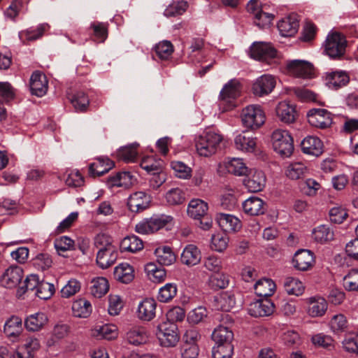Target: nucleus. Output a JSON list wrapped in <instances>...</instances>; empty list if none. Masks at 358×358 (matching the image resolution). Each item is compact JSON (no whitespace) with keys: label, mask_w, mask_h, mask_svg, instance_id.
Here are the masks:
<instances>
[{"label":"nucleus","mask_w":358,"mask_h":358,"mask_svg":"<svg viewBox=\"0 0 358 358\" xmlns=\"http://www.w3.org/2000/svg\"><path fill=\"white\" fill-rule=\"evenodd\" d=\"M173 220L171 216L166 215L152 216L138 223L135 230L138 234H152L172 224Z\"/></svg>","instance_id":"nucleus-3"},{"label":"nucleus","mask_w":358,"mask_h":358,"mask_svg":"<svg viewBox=\"0 0 358 358\" xmlns=\"http://www.w3.org/2000/svg\"><path fill=\"white\" fill-rule=\"evenodd\" d=\"M222 141V136L212 130L204 131L196 139L195 146L199 155L208 157L214 155Z\"/></svg>","instance_id":"nucleus-1"},{"label":"nucleus","mask_w":358,"mask_h":358,"mask_svg":"<svg viewBox=\"0 0 358 358\" xmlns=\"http://www.w3.org/2000/svg\"><path fill=\"white\" fill-rule=\"evenodd\" d=\"M346 45L345 37L338 32H334L327 37L324 51L331 58H340L345 54Z\"/></svg>","instance_id":"nucleus-6"},{"label":"nucleus","mask_w":358,"mask_h":358,"mask_svg":"<svg viewBox=\"0 0 358 358\" xmlns=\"http://www.w3.org/2000/svg\"><path fill=\"white\" fill-rule=\"evenodd\" d=\"M80 287V282L76 279L72 278L62 289L61 296L63 298H69L78 293Z\"/></svg>","instance_id":"nucleus-59"},{"label":"nucleus","mask_w":358,"mask_h":358,"mask_svg":"<svg viewBox=\"0 0 358 358\" xmlns=\"http://www.w3.org/2000/svg\"><path fill=\"white\" fill-rule=\"evenodd\" d=\"M350 81V76L345 71H336L327 73L325 76L327 86L334 90H337L345 86Z\"/></svg>","instance_id":"nucleus-20"},{"label":"nucleus","mask_w":358,"mask_h":358,"mask_svg":"<svg viewBox=\"0 0 358 358\" xmlns=\"http://www.w3.org/2000/svg\"><path fill=\"white\" fill-rule=\"evenodd\" d=\"M308 313L313 317L322 316L327 310V303L321 297H310L308 299Z\"/></svg>","instance_id":"nucleus-31"},{"label":"nucleus","mask_w":358,"mask_h":358,"mask_svg":"<svg viewBox=\"0 0 358 358\" xmlns=\"http://www.w3.org/2000/svg\"><path fill=\"white\" fill-rule=\"evenodd\" d=\"M208 313V310L204 306H199L188 313L187 320L193 324H199L205 320Z\"/></svg>","instance_id":"nucleus-58"},{"label":"nucleus","mask_w":358,"mask_h":358,"mask_svg":"<svg viewBox=\"0 0 358 358\" xmlns=\"http://www.w3.org/2000/svg\"><path fill=\"white\" fill-rule=\"evenodd\" d=\"M216 219L219 226L224 232H235L241 228V221L232 215L220 213Z\"/></svg>","instance_id":"nucleus-23"},{"label":"nucleus","mask_w":358,"mask_h":358,"mask_svg":"<svg viewBox=\"0 0 358 358\" xmlns=\"http://www.w3.org/2000/svg\"><path fill=\"white\" fill-rule=\"evenodd\" d=\"M114 166V162L108 158H99L89 166V175L92 177L101 176Z\"/></svg>","instance_id":"nucleus-28"},{"label":"nucleus","mask_w":358,"mask_h":358,"mask_svg":"<svg viewBox=\"0 0 358 358\" xmlns=\"http://www.w3.org/2000/svg\"><path fill=\"white\" fill-rule=\"evenodd\" d=\"M22 277V269L17 266H11L2 275L1 284L8 289L15 288L21 282Z\"/></svg>","instance_id":"nucleus-13"},{"label":"nucleus","mask_w":358,"mask_h":358,"mask_svg":"<svg viewBox=\"0 0 358 358\" xmlns=\"http://www.w3.org/2000/svg\"><path fill=\"white\" fill-rule=\"evenodd\" d=\"M92 334L99 339L113 340L117 336V328L110 324L97 326L92 329Z\"/></svg>","instance_id":"nucleus-36"},{"label":"nucleus","mask_w":358,"mask_h":358,"mask_svg":"<svg viewBox=\"0 0 358 358\" xmlns=\"http://www.w3.org/2000/svg\"><path fill=\"white\" fill-rule=\"evenodd\" d=\"M334 231L326 225H320L313 231V239L321 243L329 242L334 239Z\"/></svg>","instance_id":"nucleus-46"},{"label":"nucleus","mask_w":358,"mask_h":358,"mask_svg":"<svg viewBox=\"0 0 358 358\" xmlns=\"http://www.w3.org/2000/svg\"><path fill=\"white\" fill-rule=\"evenodd\" d=\"M208 209V203L201 199H192L187 208V214L192 218L201 219L206 215Z\"/></svg>","instance_id":"nucleus-34"},{"label":"nucleus","mask_w":358,"mask_h":358,"mask_svg":"<svg viewBox=\"0 0 358 358\" xmlns=\"http://www.w3.org/2000/svg\"><path fill=\"white\" fill-rule=\"evenodd\" d=\"M156 335L162 346L171 348L177 345L180 336L176 322L163 321L157 326Z\"/></svg>","instance_id":"nucleus-2"},{"label":"nucleus","mask_w":358,"mask_h":358,"mask_svg":"<svg viewBox=\"0 0 358 358\" xmlns=\"http://www.w3.org/2000/svg\"><path fill=\"white\" fill-rule=\"evenodd\" d=\"M276 82L273 76L268 74L259 77L252 85V92L258 96L270 94L275 86Z\"/></svg>","instance_id":"nucleus-12"},{"label":"nucleus","mask_w":358,"mask_h":358,"mask_svg":"<svg viewBox=\"0 0 358 358\" xmlns=\"http://www.w3.org/2000/svg\"><path fill=\"white\" fill-rule=\"evenodd\" d=\"M134 181V177L129 172H122L110 177L108 180V185L110 187L116 186L128 189L132 186Z\"/></svg>","instance_id":"nucleus-33"},{"label":"nucleus","mask_w":358,"mask_h":358,"mask_svg":"<svg viewBox=\"0 0 358 358\" xmlns=\"http://www.w3.org/2000/svg\"><path fill=\"white\" fill-rule=\"evenodd\" d=\"M299 22L296 15L282 19L278 23V28L282 36H294L298 31Z\"/></svg>","instance_id":"nucleus-25"},{"label":"nucleus","mask_w":358,"mask_h":358,"mask_svg":"<svg viewBox=\"0 0 358 358\" xmlns=\"http://www.w3.org/2000/svg\"><path fill=\"white\" fill-rule=\"evenodd\" d=\"M229 284L228 277L221 273L217 272L209 278V285L215 289H224Z\"/></svg>","instance_id":"nucleus-63"},{"label":"nucleus","mask_w":358,"mask_h":358,"mask_svg":"<svg viewBox=\"0 0 358 358\" xmlns=\"http://www.w3.org/2000/svg\"><path fill=\"white\" fill-rule=\"evenodd\" d=\"M314 263L313 253L308 250H301L296 252L293 259L294 266L300 271H307Z\"/></svg>","instance_id":"nucleus-24"},{"label":"nucleus","mask_w":358,"mask_h":358,"mask_svg":"<svg viewBox=\"0 0 358 358\" xmlns=\"http://www.w3.org/2000/svg\"><path fill=\"white\" fill-rule=\"evenodd\" d=\"M187 8V3L185 1H174L164 10L166 17H175L182 15Z\"/></svg>","instance_id":"nucleus-53"},{"label":"nucleus","mask_w":358,"mask_h":358,"mask_svg":"<svg viewBox=\"0 0 358 358\" xmlns=\"http://www.w3.org/2000/svg\"><path fill=\"white\" fill-rule=\"evenodd\" d=\"M136 145H131L121 148L117 152L118 157L127 162H134L137 157Z\"/></svg>","instance_id":"nucleus-61"},{"label":"nucleus","mask_w":358,"mask_h":358,"mask_svg":"<svg viewBox=\"0 0 358 358\" xmlns=\"http://www.w3.org/2000/svg\"><path fill=\"white\" fill-rule=\"evenodd\" d=\"M143 242L135 235L124 238L120 243V249L122 252H136L143 250Z\"/></svg>","instance_id":"nucleus-39"},{"label":"nucleus","mask_w":358,"mask_h":358,"mask_svg":"<svg viewBox=\"0 0 358 358\" xmlns=\"http://www.w3.org/2000/svg\"><path fill=\"white\" fill-rule=\"evenodd\" d=\"M47 315L42 312H38L28 316L24 320V326L29 331H38L48 323Z\"/></svg>","instance_id":"nucleus-27"},{"label":"nucleus","mask_w":358,"mask_h":358,"mask_svg":"<svg viewBox=\"0 0 358 358\" xmlns=\"http://www.w3.org/2000/svg\"><path fill=\"white\" fill-rule=\"evenodd\" d=\"M48 88V82L45 75L38 71L34 72L30 78L31 94L41 97L46 94Z\"/></svg>","instance_id":"nucleus-15"},{"label":"nucleus","mask_w":358,"mask_h":358,"mask_svg":"<svg viewBox=\"0 0 358 358\" xmlns=\"http://www.w3.org/2000/svg\"><path fill=\"white\" fill-rule=\"evenodd\" d=\"M309 172V169L303 162H296L291 163L286 169V176L292 180H298L305 176Z\"/></svg>","instance_id":"nucleus-40"},{"label":"nucleus","mask_w":358,"mask_h":358,"mask_svg":"<svg viewBox=\"0 0 358 358\" xmlns=\"http://www.w3.org/2000/svg\"><path fill=\"white\" fill-rule=\"evenodd\" d=\"M234 346L232 344L215 343L213 348V358H231L233 355Z\"/></svg>","instance_id":"nucleus-55"},{"label":"nucleus","mask_w":358,"mask_h":358,"mask_svg":"<svg viewBox=\"0 0 358 358\" xmlns=\"http://www.w3.org/2000/svg\"><path fill=\"white\" fill-rule=\"evenodd\" d=\"M72 311L75 317H87L92 312L91 303L85 299L77 300L72 304Z\"/></svg>","instance_id":"nucleus-45"},{"label":"nucleus","mask_w":358,"mask_h":358,"mask_svg":"<svg viewBox=\"0 0 358 358\" xmlns=\"http://www.w3.org/2000/svg\"><path fill=\"white\" fill-rule=\"evenodd\" d=\"M173 45L171 41L164 40L158 43L155 47V51L160 59H168L173 52Z\"/></svg>","instance_id":"nucleus-51"},{"label":"nucleus","mask_w":358,"mask_h":358,"mask_svg":"<svg viewBox=\"0 0 358 358\" xmlns=\"http://www.w3.org/2000/svg\"><path fill=\"white\" fill-rule=\"evenodd\" d=\"M71 102L77 111H86L90 104L87 96L83 92H78L71 99Z\"/></svg>","instance_id":"nucleus-56"},{"label":"nucleus","mask_w":358,"mask_h":358,"mask_svg":"<svg viewBox=\"0 0 358 358\" xmlns=\"http://www.w3.org/2000/svg\"><path fill=\"white\" fill-rule=\"evenodd\" d=\"M307 116L308 122L315 127L326 129L332 124L331 113L325 109L313 108Z\"/></svg>","instance_id":"nucleus-9"},{"label":"nucleus","mask_w":358,"mask_h":358,"mask_svg":"<svg viewBox=\"0 0 358 358\" xmlns=\"http://www.w3.org/2000/svg\"><path fill=\"white\" fill-rule=\"evenodd\" d=\"M250 55L255 59L268 62L276 57L277 51L270 43L257 42L250 47Z\"/></svg>","instance_id":"nucleus-8"},{"label":"nucleus","mask_w":358,"mask_h":358,"mask_svg":"<svg viewBox=\"0 0 358 358\" xmlns=\"http://www.w3.org/2000/svg\"><path fill=\"white\" fill-rule=\"evenodd\" d=\"M4 333L10 338H17L22 331V319L17 316L10 317L4 324Z\"/></svg>","instance_id":"nucleus-37"},{"label":"nucleus","mask_w":358,"mask_h":358,"mask_svg":"<svg viewBox=\"0 0 358 358\" xmlns=\"http://www.w3.org/2000/svg\"><path fill=\"white\" fill-rule=\"evenodd\" d=\"M311 341L315 345L331 350L334 347V341L330 336L323 334H317L313 336Z\"/></svg>","instance_id":"nucleus-60"},{"label":"nucleus","mask_w":358,"mask_h":358,"mask_svg":"<svg viewBox=\"0 0 358 358\" xmlns=\"http://www.w3.org/2000/svg\"><path fill=\"white\" fill-rule=\"evenodd\" d=\"M41 347L39 340L35 337H28L24 343L18 347L14 358H34Z\"/></svg>","instance_id":"nucleus-16"},{"label":"nucleus","mask_w":358,"mask_h":358,"mask_svg":"<svg viewBox=\"0 0 358 358\" xmlns=\"http://www.w3.org/2000/svg\"><path fill=\"white\" fill-rule=\"evenodd\" d=\"M177 286L174 283H167L159 289L157 299L162 303H168L177 294Z\"/></svg>","instance_id":"nucleus-48"},{"label":"nucleus","mask_w":358,"mask_h":358,"mask_svg":"<svg viewBox=\"0 0 358 358\" xmlns=\"http://www.w3.org/2000/svg\"><path fill=\"white\" fill-rule=\"evenodd\" d=\"M140 165L147 172L156 173L162 170L163 162L161 159L157 160L153 157H145L143 158Z\"/></svg>","instance_id":"nucleus-50"},{"label":"nucleus","mask_w":358,"mask_h":358,"mask_svg":"<svg viewBox=\"0 0 358 358\" xmlns=\"http://www.w3.org/2000/svg\"><path fill=\"white\" fill-rule=\"evenodd\" d=\"M229 236L224 233H218L211 237V248L217 252H222L228 246Z\"/></svg>","instance_id":"nucleus-54"},{"label":"nucleus","mask_w":358,"mask_h":358,"mask_svg":"<svg viewBox=\"0 0 358 358\" xmlns=\"http://www.w3.org/2000/svg\"><path fill=\"white\" fill-rule=\"evenodd\" d=\"M234 143L238 150L253 152L257 146V138L248 131H243L235 137Z\"/></svg>","instance_id":"nucleus-22"},{"label":"nucleus","mask_w":358,"mask_h":358,"mask_svg":"<svg viewBox=\"0 0 358 358\" xmlns=\"http://www.w3.org/2000/svg\"><path fill=\"white\" fill-rule=\"evenodd\" d=\"M272 145L274 150L282 156H289L294 150V141L287 130L278 129L273 131Z\"/></svg>","instance_id":"nucleus-5"},{"label":"nucleus","mask_w":358,"mask_h":358,"mask_svg":"<svg viewBox=\"0 0 358 358\" xmlns=\"http://www.w3.org/2000/svg\"><path fill=\"white\" fill-rule=\"evenodd\" d=\"M276 115L285 123H292L296 119L295 108L287 102H280L276 107Z\"/></svg>","instance_id":"nucleus-32"},{"label":"nucleus","mask_w":358,"mask_h":358,"mask_svg":"<svg viewBox=\"0 0 358 358\" xmlns=\"http://www.w3.org/2000/svg\"><path fill=\"white\" fill-rule=\"evenodd\" d=\"M201 260V252L198 247L194 244L186 245L180 255L182 264L192 267L197 265Z\"/></svg>","instance_id":"nucleus-18"},{"label":"nucleus","mask_w":358,"mask_h":358,"mask_svg":"<svg viewBox=\"0 0 358 358\" xmlns=\"http://www.w3.org/2000/svg\"><path fill=\"white\" fill-rule=\"evenodd\" d=\"M212 338L215 343L231 344L234 334L228 327L220 325L213 331Z\"/></svg>","instance_id":"nucleus-43"},{"label":"nucleus","mask_w":358,"mask_h":358,"mask_svg":"<svg viewBox=\"0 0 358 358\" xmlns=\"http://www.w3.org/2000/svg\"><path fill=\"white\" fill-rule=\"evenodd\" d=\"M92 283L91 292L95 297L100 298L108 291V282L103 277H98L93 279Z\"/></svg>","instance_id":"nucleus-49"},{"label":"nucleus","mask_w":358,"mask_h":358,"mask_svg":"<svg viewBox=\"0 0 358 358\" xmlns=\"http://www.w3.org/2000/svg\"><path fill=\"white\" fill-rule=\"evenodd\" d=\"M243 209L249 215L258 216L266 212V203L259 197L251 196L243 203Z\"/></svg>","instance_id":"nucleus-21"},{"label":"nucleus","mask_w":358,"mask_h":358,"mask_svg":"<svg viewBox=\"0 0 358 358\" xmlns=\"http://www.w3.org/2000/svg\"><path fill=\"white\" fill-rule=\"evenodd\" d=\"M254 289L257 295L267 298L273 294L275 284L271 279L263 278L255 283Z\"/></svg>","instance_id":"nucleus-35"},{"label":"nucleus","mask_w":358,"mask_h":358,"mask_svg":"<svg viewBox=\"0 0 358 358\" xmlns=\"http://www.w3.org/2000/svg\"><path fill=\"white\" fill-rule=\"evenodd\" d=\"M287 70L293 76L309 78L313 73V65L305 60H290L287 62Z\"/></svg>","instance_id":"nucleus-10"},{"label":"nucleus","mask_w":358,"mask_h":358,"mask_svg":"<svg viewBox=\"0 0 358 358\" xmlns=\"http://www.w3.org/2000/svg\"><path fill=\"white\" fill-rule=\"evenodd\" d=\"M283 285L285 291L289 294L299 296L303 294L304 290L302 282L293 277H286Z\"/></svg>","instance_id":"nucleus-47"},{"label":"nucleus","mask_w":358,"mask_h":358,"mask_svg":"<svg viewBox=\"0 0 358 358\" xmlns=\"http://www.w3.org/2000/svg\"><path fill=\"white\" fill-rule=\"evenodd\" d=\"M274 304L268 299L257 300L250 305L248 312L253 317L271 315L274 311Z\"/></svg>","instance_id":"nucleus-14"},{"label":"nucleus","mask_w":358,"mask_h":358,"mask_svg":"<svg viewBox=\"0 0 358 358\" xmlns=\"http://www.w3.org/2000/svg\"><path fill=\"white\" fill-rule=\"evenodd\" d=\"M55 287L53 284L48 282L41 281L36 291V295L41 299H48L55 293Z\"/></svg>","instance_id":"nucleus-62"},{"label":"nucleus","mask_w":358,"mask_h":358,"mask_svg":"<svg viewBox=\"0 0 358 358\" xmlns=\"http://www.w3.org/2000/svg\"><path fill=\"white\" fill-rule=\"evenodd\" d=\"M118 257L115 246L99 249L96 255V264L101 268H107L114 264Z\"/></svg>","instance_id":"nucleus-17"},{"label":"nucleus","mask_w":358,"mask_h":358,"mask_svg":"<svg viewBox=\"0 0 358 358\" xmlns=\"http://www.w3.org/2000/svg\"><path fill=\"white\" fill-rule=\"evenodd\" d=\"M214 302L215 308L228 312L234 307L236 299L234 294L231 292H224L216 296Z\"/></svg>","instance_id":"nucleus-29"},{"label":"nucleus","mask_w":358,"mask_h":358,"mask_svg":"<svg viewBox=\"0 0 358 358\" xmlns=\"http://www.w3.org/2000/svg\"><path fill=\"white\" fill-rule=\"evenodd\" d=\"M39 278L37 275L31 274L28 275L24 280V286L20 287L17 291V295L21 296L27 290L36 291L40 284Z\"/></svg>","instance_id":"nucleus-57"},{"label":"nucleus","mask_w":358,"mask_h":358,"mask_svg":"<svg viewBox=\"0 0 358 358\" xmlns=\"http://www.w3.org/2000/svg\"><path fill=\"white\" fill-rule=\"evenodd\" d=\"M343 286L348 291L358 292V268L351 269L343 278Z\"/></svg>","instance_id":"nucleus-52"},{"label":"nucleus","mask_w":358,"mask_h":358,"mask_svg":"<svg viewBox=\"0 0 358 358\" xmlns=\"http://www.w3.org/2000/svg\"><path fill=\"white\" fill-rule=\"evenodd\" d=\"M157 303L152 299H145L141 302L138 307V317L141 320L150 321L155 316Z\"/></svg>","instance_id":"nucleus-30"},{"label":"nucleus","mask_w":358,"mask_h":358,"mask_svg":"<svg viewBox=\"0 0 358 358\" xmlns=\"http://www.w3.org/2000/svg\"><path fill=\"white\" fill-rule=\"evenodd\" d=\"M126 338L129 343L138 345L147 341L148 335L144 328L136 327L127 331Z\"/></svg>","instance_id":"nucleus-44"},{"label":"nucleus","mask_w":358,"mask_h":358,"mask_svg":"<svg viewBox=\"0 0 358 358\" xmlns=\"http://www.w3.org/2000/svg\"><path fill=\"white\" fill-rule=\"evenodd\" d=\"M155 255L157 261L161 265L169 266L176 261V255L169 246L159 247L155 249Z\"/></svg>","instance_id":"nucleus-42"},{"label":"nucleus","mask_w":358,"mask_h":358,"mask_svg":"<svg viewBox=\"0 0 358 358\" xmlns=\"http://www.w3.org/2000/svg\"><path fill=\"white\" fill-rule=\"evenodd\" d=\"M241 93V85L238 80L232 79L229 80L220 92V97L222 103L227 105L224 110H231L236 107L234 100L236 99Z\"/></svg>","instance_id":"nucleus-7"},{"label":"nucleus","mask_w":358,"mask_h":358,"mask_svg":"<svg viewBox=\"0 0 358 358\" xmlns=\"http://www.w3.org/2000/svg\"><path fill=\"white\" fill-rule=\"evenodd\" d=\"M115 279L123 283H129L134 279V269L127 263L120 264L114 271Z\"/></svg>","instance_id":"nucleus-41"},{"label":"nucleus","mask_w":358,"mask_h":358,"mask_svg":"<svg viewBox=\"0 0 358 358\" xmlns=\"http://www.w3.org/2000/svg\"><path fill=\"white\" fill-rule=\"evenodd\" d=\"M241 120L245 127L257 129L264 124L266 116L259 105L252 104L243 108Z\"/></svg>","instance_id":"nucleus-4"},{"label":"nucleus","mask_w":358,"mask_h":358,"mask_svg":"<svg viewBox=\"0 0 358 358\" xmlns=\"http://www.w3.org/2000/svg\"><path fill=\"white\" fill-rule=\"evenodd\" d=\"M243 180V185L250 192L262 191L266 185V176L262 171L250 170Z\"/></svg>","instance_id":"nucleus-11"},{"label":"nucleus","mask_w":358,"mask_h":358,"mask_svg":"<svg viewBox=\"0 0 358 358\" xmlns=\"http://www.w3.org/2000/svg\"><path fill=\"white\" fill-rule=\"evenodd\" d=\"M301 147L305 154L316 157L320 156L323 152V143L315 136L305 138L301 143Z\"/></svg>","instance_id":"nucleus-26"},{"label":"nucleus","mask_w":358,"mask_h":358,"mask_svg":"<svg viewBox=\"0 0 358 358\" xmlns=\"http://www.w3.org/2000/svg\"><path fill=\"white\" fill-rule=\"evenodd\" d=\"M150 202L149 195L143 192H136L129 196L127 205L131 211L138 213L148 208Z\"/></svg>","instance_id":"nucleus-19"},{"label":"nucleus","mask_w":358,"mask_h":358,"mask_svg":"<svg viewBox=\"0 0 358 358\" xmlns=\"http://www.w3.org/2000/svg\"><path fill=\"white\" fill-rule=\"evenodd\" d=\"M224 167L227 172L235 176H245L249 172L248 168L240 158H232L224 162Z\"/></svg>","instance_id":"nucleus-38"},{"label":"nucleus","mask_w":358,"mask_h":358,"mask_svg":"<svg viewBox=\"0 0 358 358\" xmlns=\"http://www.w3.org/2000/svg\"><path fill=\"white\" fill-rule=\"evenodd\" d=\"M171 166L178 178L187 179L191 176V169L182 162H172Z\"/></svg>","instance_id":"nucleus-64"}]
</instances>
